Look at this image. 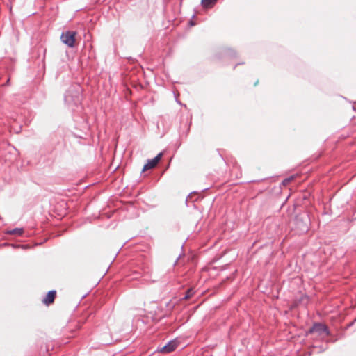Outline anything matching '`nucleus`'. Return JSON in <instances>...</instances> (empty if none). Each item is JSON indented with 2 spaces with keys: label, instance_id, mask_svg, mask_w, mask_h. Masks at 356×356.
<instances>
[{
  "label": "nucleus",
  "instance_id": "nucleus-3",
  "mask_svg": "<svg viewBox=\"0 0 356 356\" xmlns=\"http://www.w3.org/2000/svg\"><path fill=\"white\" fill-rule=\"evenodd\" d=\"M178 343L177 341H170L165 346L158 349V351L163 353H169L174 351L177 347Z\"/></svg>",
  "mask_w": 356,
  "mask_h": 356
},
{
  "label": "nucleus",
  "instance_id": "nucleus-2",
  "mask_svg": "<svg viewBox=\"0 0 356 356\" xmlns=\"http://www.w3.org/2000/svg\"><path fill=\"white\" fill-rule=\"evenodd\" d=\"M311 333H317L321 337H324L328 334L327 329L325 325L323 324H316L312 328L310 329Z\"/></svg>",
  "mask_w": 356,
  "mask_h": 356
},
{
  "label": "nucleus",
  "instance_id": "nucleus-4",
  "mask_svg": "<svg viewBox=\"0 0 356 356\" xmlns=\"http://www.w3.org/2000/svg\"><path fill=\"white\" fill-rule=\"evenodd\" d=\"M162 157V153H159L156 157L152 159L148 160L147 163L144 165L143 171H145L154 168L159 162Z\"/></svg>",
  "mask_w": 356,
  "mask_h": 356
},
{
  "label": "nucleus",
  "instance_id": "nucleus-6",
  "mask_svg": "<svg viewBox=\"0 0 356 356\" xmlns=\"http://www.w3.org/2000/svg\"><path fill=\"white\" fill-rule=\"evenodd\" d=\"M216 0H202V5L204 8H209L211 7Z\"/></svg>",
  "mask_w": 356,
  "mask_h": 356
},
{
  "label": "nucleus",
  "instance_id": "nucleus-7",
  "mask_svg": "<svg viewBox=\"0 0 356 356\" xmlns=\"http://www.w3.org/2000/svg\"><path fill=\"white\" fill-rule=\"evenodd\" d=\"M9 234H15V235H21L23 233L22 229H14L8 232Z\"/></svg>",
  "mask_w": 356,
  "mask_h": 356
},
{
  "label": "nucleus",
  "instance_id": "nucleus-5",
  "mask_svg": "<svg viewBox=\"0 0 356 356\" xmlns=\"http://www.w3.org/2000/svg\"><path fill=\"white\" fill-rule=\"evenodd\" d=\"M55 297H56V291H51L46 296L45 298L43 300V302L46 305H49L54 302Z\"/></svg>",
  "mask_w": 356,
  "mask_h": 356
},
{
  "label": "nucleus",
  "instance_id": "nucleus-8",
  "mask_svg": "<svg viewBox=\"0 0 356 356\" xmlns=\"http://www.w3.org/2000/svg\"><path fill=\"white\" fill-rule=\"evenodd\" d=\"M193 296V290L192 289H190L187 291V293L185 296V298L186 299H188L190 298L191 296Z\"/></svg>",
  "mask_w": 356,
  "mask_h": 356
},
{
  "label": "nucleus",
  "instance_id": "nucleus-1",
  "mask_svg": "<svg viewBox=\"0 0 356 356\" xmlns=\"http://www.w3.org/2000/svg\"><path fill=\"white\" fill-rule=\"evenodd\" d=\"M62 42L70 47H73L75 42V32L67 31L61 35Z\"/></svg>",
  "mask_w": 356,
  "mask_h": 356
}]
</instances>
